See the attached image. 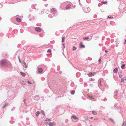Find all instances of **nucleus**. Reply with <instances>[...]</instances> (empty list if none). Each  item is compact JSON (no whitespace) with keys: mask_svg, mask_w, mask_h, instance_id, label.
I'll return each mask as SVG.
<instances>
[{"mask_svg":"<svg viewBox=\"0 0 126 126\" xmlns=\"http://www.w3.org/2000/svg\"><path fill=\"white\" fill-rule=\"evenodd\" d=\"M10 65V62L6 60L2 59L0 62V66L8 68Z\"/></svg>","mask_w":126,"mask_h":126,"instance_id":"1","label":"nucleus"},{"mask_svg":"<svg viewBox=\"0 0 126 126\" xmlns=\"http://www.w3.org/2000/svg\"><path fill=\"white\" fill-rule=\"evenodd\" d=\"M8 103L7 101L6 100L3 102L0 105V107H2V108L3 109L7 106Z\"/></svg>","mask_w":126,"mask_h":126,"instance_id":"2","label":"nucleus"},{"mask_svg":"<svg viewBox=\"0 0 126 126\" xmlns=\"http://www.w3.org/2000/svg\"><path fill=\"white\" fill-rule=\"evenodd\" d=\"M83 11L85 13H89L90 11V8L87 6H85L82 8Z\"/></svg>","mask_w":126,"mask_h":126,"instance_id":"3","label":"nucleus"},{"mask_svg":"<svg viewBox=\"0 0 126 126\" xmlns=\"http://www.w3.org/2000/svg\"><path fill=\"white\" fill-rule=\"evenodd\" d=\"M57 12L56 9L54 8H52L51 10V12L54 14L56 13Z\"/></svg>","mask_w":126,"mask_h":126,"instance_id":"4","label":"nucleus"},{"mask_svg":"<svg viewBox=\"0 0 126 126\" xmlns=\"http://www.w3.org/2000/svg\"><path fill=\"white\" fill-rule=\"evenodd\" d=\"M96 74V72H90L88 74V76L89 77H91L94 76V75Z\"/></svg>","mask_w":126,"mask_h":126,"instance_id":"5","label":"nucleus"},{"mask_svg":"<svg viewBox=\"0 0 126 126\" xmlns=\"http://www.w3.org/2000/svg\"><path fill=\"white\" fill-rule=\"evenodd\" d=\"M35 30L38 32H40L41 31V29L40 27H36L35 29Z\"/></svg>","mask_w":126,"mask_h":126,"instance_id":"6","label":"nucleus"},{"mask_svg":"<svg viewBox=\"0 0 126 126\" xmlns=\"http://www.w3.org/2000/svg\"><path fill=\"white\" fill-rule=\"evenodd\" d=\"M79 47L80 48H84L85 47V46L83 45V43L82 42L80 43Z\"/></svg>","mask_w":126,"mask_h":126,"instance_id":"7","label":"nucleus"},{"mask_svg":"<svg viewBox=\"0 0 126 126\" xmlns=\"http://www.w3.org/2000/svg\"><path fill=\"white\" fill-rule=\"evenodd\" d=\"M43 71L42 69L41 68H38L37 70L38 73L40 74L41 73H42Z\"/></svg>","mask_w":126,"mask_h":126,"instance_id":"8","label":"nucleus"},{"mask_svg":"<svg viewBox=\"0 0 126 126\" xmlns=\"http://www.w3.org/2000/svg\"><path fill=\"white\" fill-rule=\"evenodd\" d=\"M23 66L25 68H27L28 66H27L26 63L24 61H23Z\"/></svg>","mask_w":126,"mask_h":126,"instance_id":"9","label":"nucleus"},{"mask_svg":"<svg viewBox=\"0 0 126 126\" xmlns=\"http://www.w3.org/2000/svg\"><path fill=\"white\" fill-rule=\"evenodd\" d=\"M34 99L36 100H38L39 99V96L38 95H36L35 96Z\"/></svg>","mask_w":126,"mask_h":126,"instance_id":"10","label":"nucleus"},{"mask_svg":"<svg viewBox=\"0 0 126 126\" xmlns=\"http://www.w3.org/2000/svg\"><path fill=\"white\" fill-rule=\"evenodd\" d=\"M52 82L53 84H57L58 83L57 81L55 80L52 81Z\"/></svg>","mask_w":126,"mask_h":126,"instance_id":"11","label":"nucleus"},{"mask_svg":"<svg viewBox=\"0 0 126 126\" xmlns=\"http://www.w3.org/2000/svg\"><path fill=\"white\" fill-rule=\"evenodd\" d=\"M70 6H71L69 4L67 5L65 7L66 9L67 10L70 9L71 8Z\"/></svg>","mask_w":126,"mask_h":126,"instance_id":"12","label":"nucleus"},{"mask_svg":"<svg viewBox=\"0 0 126 126\" xmlns=\"http://www.w3.org/2000/svg\"><path fill=\"white\" fill-rule=\"evenodd\" d=\"M16 21L18 22H20L21 21V19L19 18H16Z\"/></svg>","mask_w":126,"mask_h":126,"instance_id":"13","label":"nucleus"},{"mask_svg":"<svg viewBox=\"0 0 126 126\" xmlns=\"http://www.w3.org/2000/svg\"><path fill=\"white\" fill-rule=\"evenodd\" d=\"M62 49L63 50L65 47V44L64 43H62Z\"/></svg>","mask_w":126,"mask_h":126,"instance_id":"14","label":"nucleus"},{"mask_svg":"<svg viewBox=\"0 0 126 126\" xmlns=\"http://www.w3.org/2000/svg\"><path fill=\"white\" fill-rule=\"evenodd\" d=\"M118 69L117 68H115L113 70V72L114 73H117V72Z\"/></svg>","mask_w":126,"mask_h":126,"instance_id":"15","label":"nucleus"},{"mask_svg":"<svg viewBox=\"0 0 126 126\" xmlns=\"http://www.w3.org/2000/svg\"><path fill=\"white\" fill-rule=\"evenodd\" d=\"M71 117H72L73 118L75 119H78L77 117L74 115H72Z\"/></svg>","mask_w":126,"mask_h":126,"instance_id":"16","label":"nucleus"},{"mask_svg":"<svg viewBox=\"0 0 126 126\" xmlns=\"http://www.w3.org/2000/svg\"><path fill=\"white\" fill-rule=\"evenodd\" d=\"M49 126H53L54 124L53 123L50 122L48 124Z\"/></svg>","mask_w":126,"mask_h":126,"instance_id":"17","label":"nucleus"},{"mask_svg":"<svg viewBox=\"0 0 126 126\" xmlns=\"http://www.w3.org/2000/svg\"><path fill=\"white\" fill-rule=\"evenodd\" d=\"M40 114V112L39 111H38L35 113V114L37 116H39V115Z\"/></svg>","mask_w":126,"mask_h":126,"instance_id":"18","label":"nucleus"},{"mask_svg":"<svg viewBox=\"0 0 126 126\" xmlns=\"http://www.w3.org/2000/svg\"><path fill=\"white\" fill-rule=\"evenodd\" d=\"M21 75L23 77H25L26 75V74L22 72H20Z\"/></svg>","mask_w":126,"mask_h":126,"instance_id":"19","label":"nucleus"},{"mask_svg":"<svg viewBox=\"0 0 126 126\" xmlns=\"http://www.w3.org/2000/svg\"><path fill=\"white\" fill-rule=\"evenodd\" d=\"M126 65L125 64H123L121 66V68L122 69H123L125 68Z\"/></svg>","mask_w":126,"mask_h":126,"instance_id":"20","label":"nucleus"},{"mask_svg":"<svg viewBox=\"0 0 126 126\" xmlns=\"http://www.w3.org/2000/svg\"><path fill=\"white\" fill-rule=\"evenodd\" d=\"M75 92V91L74 90H72V91H71L70 92L71 94L72 95H73L74 94Z\"/></svg>","mask_w":126,"mask_h":126,"instance_id":"21","label":"nucleus"},{"mask_svg":"<svg viewBox=\"0 0 126 126\" xmlns=\"http://www.w3.org/2000/svg\"><path fill=\"white\" fill-rule=\"evenodd\" d=\"M99 83L98 84V85H100L101 86H102V85L101 84V79H99Z\"/></svg>","mask_w":126,"mask_h":126,"instance_id":"22","label":"nucleus"},{"mask_svg":"<svg viewBox=\"0 0 126 126\" xmlns=\"http://www.w3.org/2000/svg\"><path fill=\"white\" fill-rule=\"evenodd\" d=\"M122 126H126V121H125L122 124Z\"/></svg>","mask_w":126,"mask_h":126,"instance_id":"23","label":"nucleus"},{"mask_svg":"<svg viewBox=\"0 0 126 126\" xmlns=\"http://www.w3.org/2000/svg\"><path fill=\"white\" fill-rule=\"evenodd\" d=\"M41 113L42 114H43V115H44L45 116V113L44 112V111L43 110H41Z\"/></svg>","mask_w":126,"mask_h":126,"instance_id":"24","label":"nucleus"},{"mask_svg":"<svg viewBox=\"0 0 126 126\" xmlns=\"http://www.w3.org/2000/svg\"><path fill=\"white\" fill-rule=\"evenodd\" d=\"M124 80H125V79H124V78H123L121 79V82H124Z\"/></svg>","mask_w":126,"mask_h":126,"instance_id":"25","label":"nucleus"},{"mask_svg":"<svg viewBox=\"0 0 126 126\" xmlns=\"http://www.w3.org/2000/svg\"><path fill=\"white\" fill-rule=\"evenodd\" d=\"M51 118L50 119H48V118H46V120H45V121H48L49 122H50V120H51Z\"/></svg>","mask_w":126,"mask_h":126,"instance_id":"26","label":"nucleus"},{"mask_svg":"<svg viewBox=\"0 0 126 126\" xmlns=\"http://www.w3.org/2000/svg\"><path fill=\"white\" fill-rule=\"evenodd\" d=\"M92 113L94 115H96L97 114V113L94 110L92 111Z\"/></svg>","mask_w":126,"mask_h":126,"instance_id":"27","label":"nucleus"},{"mask_svg":"<svg viewBox=\"0 0 126 126\" xmlns=\"http://www.w3.org/2000/svg\"><path fill=\"white\" fill-rule=\"evenodd\" d=\"M33 5H32V8H30V10H29V11L30 12H31L32 11V9L33 8H32V6H33Z\"/></svg>","mask_w":126,"mask_h":126,"instance_id":"28","label":"nucleus"},{"mask_svg":"<svg viewBox=\"0 0 126 126\" xmlns=\"http://www.w3.org/2000/svg\"><path fill=\"white\" fill-rule=\"evenodd\" d=\"M30 16H31V15H30L29 16V19L30 20H32V19H33V17H30Z\"/></svg>","mask_w":126,"mask_h":126,"instance_id":"29","label":"nucleus"},{"mask_svg":"<svg viewBox=\"0 0 126 126\" xmlns=\"http://www.w3.org/2000/svg\"><path fill=\"white\" fill-rule=\"evenodd\" d=\"M65 37H63L62 38V42H64V41Z\"/></svg>","mask_w":126,"mask_h":126,"instance_id":"30","label":"nucleus"},{"mask_svg":"<svg viewBox=\"0 0 126 126\" xmlns=\"http://www.w3.org/2000/svg\"><path fill=\"white\" fill-rule=\"evenodd\" d=\"M84 119L88 120V117L87 116H84Z\"/></svg>","mask_w":126,"mask_h":126,"instance_id":"31","label":"nucleus"},{"mask_svg":"<svg viewBox=\"0 0 126 126\" xmlns=\"http://www.w3.org/2000/svg\"><path fill=\"white\" fill-rule=\"evenodd\" d=\"M77 48L76 47L74 46L73 47V50H75L77 49Z\"/></svg>","mask_w":126,"mask_h":126,"instance_id":"32","label":"nucleus"},{"mask_svg":"<svg viewBox=\"0 0 126 126\" xmlns=\"http://www.w3.org/2000/svg\"><path fill=\"white\" fill-rule=\"evenodd\" d=\"M89 38V37H83V39L84 40H87Z\"/></svg>","mask_w":126,"mask_h":126,"instance_id":"33","label":"nucleus"},{"mask_svg":"<svg viewBox=\"0 0 126 126\" xmlns=\"http://www.w3.org/2000/svg\"><path fill=\"white\" fill-rule=\"evenodd\" d=\"M118 91H116L115 95H116L117 96H118L119 95V94L118 95Z\"/></svg>","mask_w":126,"mask_h":126,"instance_id":"34","label":"nucleus"},{"mask_svg":"<svg viewBox=\"0 0 126 126\" xmlns=\"http://www.w3.org/2000/svg\"><path fill=\"white\" fill-rule=\"evenodd\" d=\"M113 123H114V121L111 118H110L109 119Z\"/></svg>","mask_w":126,"mask_h":126,"instance_id":"35","label":"nucleus"},{"mask_svg":"<svg viewBox=\"0 0 126 126\" xmlns=\"http://www.w3.org/2000/svg\"><path fill=\"white\" fill-rule=\"evenodd\" d=\"M48 17H50V18H52V15L51 14H49L48 15Z\"/></svg>","mask_w":126,"mask_h":126,"instance_id":"36","label":"nucleus"},{"mask_svg":"<svg viewBox=\"0 0 126 126\" xmlns=\"http://www.w3.org/2000/svg\"><path fill=\"white\" fill-rule=\"evenodd\" d=\"M108 17L109 18H113V17L109 15V16H108Z\"/></svg>","mask_w":126,"mask_h":126,"instance_id":"37","label":"nucleus"},{"mask_svg":"<svg viewBox=\"0 0 126 126\" xmlns=\"http://www.w3.org/2000/svg\"><path fill=\"white\" fill-rule=\"evenodd\" d=\"M51 50L50 49H48L47 51V52H51Z\"/></svg>","mask_w":126,"mask_h":126,"instance_id":"38","label":"nucleus"},{"mask_svg":"<svg viewBox=\"0 0 126 126\" xmlns=\"http://www.w3.org/2000/svg\"><path fill=\"white\" fill-rule=\"evenodd\" d=\"M107 1H102V2H101L102 3H104V4H106L107 3Z\"/></svg>","mask_w":126,"mask_h":126,"instance_id":"39","label":"nucleus"},{"mask_svg":"<svg viewBox=\"0 0 126 126\" xmlns=\"http://www.w3.org/2000/svg\"><path fill=\"white\" fill-rule=\"evenodd\" d=\"M119 78H121L122 77V75L119 72Z\"/></svg>","mask_w":126,"mask_h":126,"instance_id":"40","label":"nucleus"},{"mask_svg":"<svg viewBox=\"0 0 126 126\" xmlns=\"http://www.w3.org/2000/svg\"><path fill=\"white\" fill-rule=\"evenodd\" d=\"M26 100V99H24V100H23V102H24V104L25 105H26L27 104H26V103L25 102V100Z\"/></svg>","mask_w":126,"mask_h":126,"instance_id":"41","label":"nucleus"},{"mask_svg":"<svg viewBox=\"0 0 126 126\" xmlns=\"http://www.w3.org/2000/svg\"><path fill=\"white\" fill-rule=\"evenodd\" d=\"M90 80L91 81H94V79L91 78L90 79Z\"/></svg>","mask_w":126,"mask_h":126,"instance_id":"42","label":"nucleus"},{"mask_svg":"<svg viewBox=\"0 0 126 126\" xmlns=\"http://www.w3.org/2000/svg\"><path fill=\"white\" fill-rule=\"evenodd\" d=\"M28 82L29 84H32V83L31 82H30L29 80L28 81Z\"/></svg>","mask_w":126,"mask_h":126,"instance_id":"43","label":"nucleus"},{"mask_svg":"<svg viewBox=\"0 0 126 126\" xmlns=\"http://www.w3.org/2000/svg\"><path fill=\"white\" fill-rule=\"evenodd\" d=\"M120 108V107L119 106H117L116 107V108L117 109H119Z\"/></svg>","mask_w":126,"mask_h":126,"instance_id":"44","label":"nucleus"},{"mask_svg":"<svg viewBox=\"0 0 126 126\" xmlns=\"http://www.w3.org/2000/svg\"><path fill=\"white\" fill-rule=\"evenodd\" d=\"M10 122L11 124H13L14 123V122L12 121V122H11V121H10Z\"/></svg>","mask_w":126,"mask_h":126,"instance_id":"45","label":"nucleus"},{"mask_svg":"<svg viewBox=\"0 0 126 126\" xmlns=\"http://www.w3.org/2000/svg\"><path fill=\"white\" fill-rule=\"evenodd\" d=\"M101 58H100V59L98 60V62H99V64H100V62H101Z\"/></svg>","mask_w":126,"mask_h":126,"instance_id":"46","label":"nucleus"},{"mask_svg":"<svg viewBox=\"0 0 126 126\" xmlns=\"http://www.w3.org/2000/svg\"><path fill=\"white\" fill-rule=\"evenodd\" d=\"M88 96L91 98L93 99V97L92 96Z\"/></svg>","mask_w":126,"mask_h":126,"instance_id":"47","label":"nucleus"},{"mask_svg":"<svg viewBox=\"0 0 126 126\" xmlns=\"http://www.w3.org/2000/svg\"><path fill=\"white\" fill-rule=\"evenodd\" d=\"M124 44H126V40L125 39L124 40Z\"/></svg>","mask_w":126,"mask_h":126,"instance_id":"48","label":"nucleus"},{"mask_svg":"<svg viewBox=\"0 0 126 126\" xmlns=\"http://www.w3.org/2000/svg\"><path fill=\"white\" fill-rule=\"evenodd\" d=\"M117 42L116 43V47H118V44H119L118 43H117Z\"/></svg>","mask_w":126,"mask_h":126,"instance_id":"49","label":"nucleus"},{"mask_svg":"<svg viewBox=\"0 0 126 126\" xmlns=\"http://www.w3.org/2000/svg\"><path fill=\"white\" fill-rule=\"evenodd\" d=\"M18 126H21V124H20L19 123L18 124Z\"/></svg>","mask_w":126,"mask_h":126,"instance_id":"50","label":"nucleus"},{"mask_svg":"<svg viewBox=\"0 0 126 126\" xmlns=\"http://www.w3.org/2000/svg\"><path fill=\"white\" fill-rule=\"evenodd\" d=\"M99 45L100 46H102V44H99Z\"/></svg>","mask_w":126,"mask_h":126,"instance_id":"51","label":"nucleus"},{"mask_svg":"<svg viewBox=\"0 0 126 126\" xmlns=\"http://www.w3.org/2000/svg\"><path fill=\"white\" fill-rule=\"evenodd\" d=\"M48 5V4H46L45 5V6L46 7Z\"/></svg>","mask_w":126,"mask_h":126,"instance_id":"52","label":"nucleus"},{"mask_svg":"<svg viewBox=\"0 0 126 126\" xmlns=\"http://www.w3.org/2000/svg\"><path fill=\"white\" fill-rule=\"evenodd\" d=\"M19 61L20 63H21L20 59H19Z\"/></svg>","mask_w":126,"mask_h":126,"instance_id":"53","label":"nucleus"},{"mask_svg":"<svg viewBox=\"0 0 126 126\" xmlns=\"http://www.w3.org/2000/svg\"><path fill=\"white\" fill-rule=\"evenodd\" d=\"M105 52L106 53H107V52H108V51L107 50H105Z\"/></svg>","mask_w":126,"mask_h":126,"instance_id":"54","label":"nucleus"},{"mask_svg":"<svg viewBox=\"0 0 126 126\" xmlns=\"http://www.w3.org/2000/svg\"><path fill=\"white\" fill-rule=\"evenodd\" d=\"M124 62L123 61H121V63H123Z\"/></svg>","mask_w":126,"mask_h":126,"instance_id":"55","label":"nucleus"},{"mask_svg":"<svg viewBox=\"0 0 126 126\" xmlns=\"http://www.w3.org/2000/svg\"><path fill=\"white\" fill-rule=\"evenodd\" d=\"M79 3L80 5V6L81 7L82 6V4H80V3Z\"/></svg>","mask_w":126,"mask_h":126,"instance_id":"56","label":"nucleus"},{"mask_svg":"<svg viewBox=\"0 0 126 126\" xmlns=\"http://www.w3.org/2000/svg\"><path fill=\"white\" fill-rule=\"evenodd\" d=\"M26 119L27 120H29V119L28 118H26Z\"/></svg>","mask_w":126,"mask_h":126,"instance_id":"57","label":"nucleus"},{"mask_svg":"<svg viewBox=\"0 0 126 126\" xmlns=\"http://www.w3.org/2000/svg\"><path fill=\"white\" fill-rule=\"evenodd\" d=\"M93 85L92 84H90V86H93Z\"/></svg>","mask_w":126,"mask_h":126,"instance_id":"58","label":"nucleus"},{"mask_svg":"<svg viewBox=\"0 0 126 126\" xmlns=\"http://www.w3.org/2000/svg\"><path fill=\"white\" fill-rule=\"evenodd\" d=\"M59 73L60 74H61L62 73V72L61 71H60Z\"/></svg>","mask_w":126,"mask_h":126,"instance_id":"59","label":"nucleus"},{"mask_svg":"<svg viewBox=\"0 0 126 126\" xmlns=\"http://www.w3.org/2000/svg\"><path fill=\"white\" fill-rule=\"evenodd\" d=\"M18 58L19 60V59H20V57L19 56H18Z\"/></svg>","mask_w":126,"mask_h":126,"instance_id":"60","label":"nucleus"},{"mask_svg":"<svg viewBox=\"0 0 126 126\" xmlns=\"http://www.w3.org/2000/svg\"><path fill=\"white\" fill-rule=\"evenodd\" d=\"M13 117H11V119H13Z\"/></svg>","mask_w":126,"mask_h":126,"instance_id":"61","label":"nucleus"},{"mask_svg":"<svg viewBox=\"0 0 126 126\" xmlns=\"http://www.w3.org/2000/svg\"><path fill=\"white\" fill-rule=\"evenodd\" d=\"M119 72H120V73H121V71H119Z\"/></svg>","mask_w":126,"mask_h":126,"instance_id":"62","label":"nucleus"},{"mask_svg":"<svg viewBox=\"0 0 126 126\" xmlns=\"http://www.w3.org/2000/svg\"><path fill=\"white\" fill-rule=\"evenodd\" d=\"M79 0V3H80V0Z\"/></svg>","mask_w":126,"mask_h":126,"instance_id":"63","label":"nucleus"},{"mask_svg":"<svg viewBox=\"0 0 126 126\" xmlns=\"http://www.w3.org/2000/svg\"><path fill=\"white\" fill-rule=\"evenodd\" d=\"M125 80H126V77L125 79Z\"/></svg>","mask_w":126,"mask_h":126,"instance_id":"64","label":"nucleus"}]
</instances>
